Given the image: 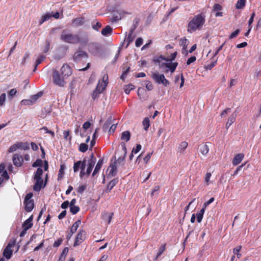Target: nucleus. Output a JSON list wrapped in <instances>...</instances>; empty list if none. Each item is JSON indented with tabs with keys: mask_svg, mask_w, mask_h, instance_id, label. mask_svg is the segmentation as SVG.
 Returning <instances> with one entry per match:
<instances>
[{
	"mask_svg": "<svg viewBox=\"0 0 261 261\" xmlns=\"http://www.w3.org/2000/svg\"><path fill=\"white\" fill-rule=\"evenodd\" d=\"M43 180H36V183L33 186V190L35 191L39 192L42 188V183Z\"/></svg>",
	"mask_w": 261,
	"mask_h": 261,
	"instance_id": "27",
	"label": "nucleus"
},
{
	"mask_svg": "<svg viewBox=\"0 0 261 261\" xmlns=\"http://www.w3.org/2000/svg\"><path fill=\"white\" fill-rule=\"evenodd\" d=\"M142 125L145 130L147 131L150 126V120L148 117H145L143 121Z\"/></svg>",
	"mask_w": 261,
	"mask_h": 261,
	"instance_id": "30",
	"label": "nucleus"
},
{
	"mask_svg": "<svg viewBox=\"0 0 261 261\" xmlns=\"http://www.w3.org/2000/svg\"><path fill=\"white\" fill-rule=\"evenodd\" d=\"M143 44V39L142 38L139 37L137 39L135 45L137 47H140Z\"/></svg>",
	"mask_w": 261,
	"mask_h": 261,
	"instance_id": "64",
	"label": "nucleus"
},
{
	"mask_svg": "<svg viewBox=\"0 0 261 261\" xmlns=\"http://www.w3.org/2000/svg\"><path fill=\"white\" fill-rule=\"evenodd\" d=\"M33 219V216L32 215L23 222V223L22 224V227H25V226L30 225L31 228L33 225V222H32Z\"/></svg>",
	"mask_w": 261,
	"mask_h": 261,
	"instance_id": "29",
	"label": "nucleus"
},
{
	"mask_svg": "<svg viewBox=\"0 0 261 261\" xmlns=\"http://www.w3.org/2000/svg\"><path fill=\"white\" fill-rule=\"evenodd\" d=\"M205 21V16L203 14L195 15L188 23L187 27L188 32L192 33L197 30H201Z\"/></svg>",
	"mask_w": 261,
	"mask_h": 261,
	"instance_id": "4",
	"label": "nucleus"
},
{
	"mask_svg": "<svg viewBox=\"0 0 261 261\" xmlns=\"http://www.w3.org/2000/svg\"><path fill=\"white\" fill-rule=\"evenodd\" d=\"M60 39L62 41L70 44L80 43L82 45H86L88 43L87 38L81 39L79 35L70 33L67 30H63L60 36Z\"/></svg>",
	"mask_w": 261,
	"mask_h": 261,
	"instance_id": "3",
	"label": "nucleus"
},
{
	"mask_svg": "<svg viewBox=\"0 0 261 261\" xmlns=\"http://www.w3.org/2000/svg\"><path fill=\"white\" fill-rule=\"evenodd\" d=\"M113 215V213H105L102 215V219L105 221H107L108 222V224H110L111 223Z\"/></svg>",
	"mask_w": 261,
	"mask_h": 261,
	"instance_id": "22",
	"label": "nucleus"
},
{
	"mask_svg": "<svg viewBox=\"0 0 261 261\" xmlns=\"http://www.w3.org/2000/svg\"><path fill=\"white\" fill-rule=\"evenodd\" d=\"M237 117V114L236 113H232L229 117L228 121L226 124V128L228 129L229 126L236 121Z\"/></svg>",
	"mask_w": 261,
	"mask_h": 261,
	"instance_id": "20",
	"label": "nucleus"
},
{
	"mask_svg": "<svg viewBox=\"0 0 261 261\" xmlns=\"http://www.w3.org/2000/svg\"><path fill=\"white\" fill-rule=\"evenodd\" d=\"M88 57V54L86 51L79 49L74 54L73 60L75 62L78 63L82 61L83 59H87Z\"/></svg>",
	"mask_w": 261,
	"mask_h": 261,
	"instance_id": "8",
	"label": "nucleus"
},
{
	"mask_svg": "<svg viewBox=\"0 0 261 261\" xmlns=\"http://www.w3.org/2000/svg\"><path fill=\"white\" fill-rule=\"evenodd\" d=\"M13 164L17 167H21L23 163V158L22 155L18 154H14L12 158Z\"/></svg>",
	"mask_w": 261,
	"mask_h": 261,
	"instance_id": "11",
	"label": "nucleus"
},
{
	"mask_svg": "<svg viewBox=\"0 0 261 261\" xmlns=\"http://www.w3.org/2000/svg\"><path fill=\"white\" fill-rule=\"evenodd\" d=\"M159 190L160 186L159 185L155 186L151 192V196L153 197L154 196H155L156 197H157L159 195Z\"/></svg>",
	"mask_w": 261,
	"mask_h": 261,
	"instance_id": "38",
	"label": "nucleus"
},
{
	"mask_svg": "<svg viewBox=\"0 0 261 261\" xmlns=\"http://www.w3.org/2000/svg\"><path fill=\"white\" fill-rule=\"evenodd\" d=\"M63 240L61 238L58 239L57 241H56L54 244L53 247L55 248L58 247L62 243Z\"/></svg>",
	"mask_w": 261,
	"mask_h": 261,
	"instance_id": "59",
	"label": "nucleus"
},
{
	"mask_svg": "<svg viewBox=\"0 0 261 261\" xmlns=\"http://www.w3.org/2000/svg\"><path fill=\"white\" fill-rule=\"evenodd\" d=\"M215 199L214 197H212L208 201L205 202L203 204V206H202V207H203L204 208L206 209V207L209 205L211 203H212L214 201Z\"/></svg>",
	"mask_w": 261,
	"mask_h": 261,
	"instance_id": "58",
	"label": "nucleus"
},
{
	"mask_svg": "<svg viewBox=\"0 0 261 261\" xmlns=\"http://www.w3.org/2000/svg\"><path fill=\"white\" fill-rule=\"evenodd\" d=\"M103 90H102L99 86V82L98 83V84L96 86V89L93 91V93L92 94V97L93 99H95L99 95L100 93L102 92Z\"/></svg>",
	"mask_w": 261,
	"mask_h": 261,
	"instance_id": "19",
	"label": "nucleus"
},
{
	"mask_svg": "<svg viewBox=\"0 0 261 261\" xmlns=\"http://www.w3.org/2000/svg\"><path fill=\"white\" fill-rule=\"evenodd\" d=\"M43 162L41 159H37L36 161L33 163L32 166L34 167H41L42 168Z\"/></svg>",
	"mask_w": 261,
	"mask_h": 261,
	"instance_id": "45",
	"label": "nucleus"
},
{
	"mask_svg": "<svg viewBox=\"0 0 261 261\" xmlns=\"http://www.w3.org/2000/svg\"><path fill=\"white\" fill-rule=\"evenodd\" d=\"M178 63L177 62L162 63L160 64V67L163 69L164 72L166 73L169 71L171 73H173Z\"/></svg>",
	"mask_w": 261,
	"mask_h": 261,
	"instance_id": "6",
	"label": "nucleus"
},
{
	"mask_svg": "<svg viewBox=\"0 0 261 261\" xmlns=\"http://www.w3.org/2000/svg\"><path fill=\"white\" fill-rule=\"evenodd\" d=\"M130 138V133L129 131L126 130L123 132L121 136V139L122 140H125L126 142H128Z\"/></svg>",
	"mask_w": 261,
	"mask_h": 261,
	"instance_id": "26",
	"label": "nucleus"
},
{
	"mask_svg": "<svg viewBox=\"0 0 261 261\" xmlns=\"http://www.w3.org/2000/svg\"><path fill=\"white\" fill-rule=\"evenodd\" d=\"M129 69H130V67H128L125 71H124L123 72L122 74H121V75L120 76V79L122 81H124V80L126 79L127 75L129 71Z\"/></svg>",
	"mask_w": 261,
	"mask_h": 261,
	"instance_id": "48",
	"label": "nucleus"
},
{
	"mask_svg": "<svg viewBox=\"0 0 261 261\" xmlns=\"http://www.w3.org/2000/svg\"><path fill=\"white\" fill-rule=\"evenodd\" d=\"M39 130H44L45 131V133L49 134H50L52 137H54L55 136V133L53 131L48 130L47 127L46 126H43L42 128H40Z\"/></svg>",
	"mask_w": 261,
	"mask_h": 261,
	"instance_id": "46",
	"label": "nucleus"
},
{
	"mask_svg": "<svg viewBox=\"0 0 261 261\" xmlns=\"http://www.w3.org/2000/svg\"><path fill=\"white\" fill-rule=\"evenodd\" d=\"M188 40L186 37H184L180 40V44L183 46L184 49H186L188 46Z\"/></svg>",
	"mask_w": 261,
	"mask_h": 261,
	"instance_id": "44",
	"label": "nucleus"
},
{
	"mask_svg": "<svg viewBox=\"0 0 261 261\" xmlns=\"http://www.w3.org/2000/svg\"><path fill=\"white\" fill-rule=\"evenodd\" d=\"M86 189V185H80L77 190V192L79 193H80V194H82L85 191V190Z\"/></svg>",
	"mask_w": 261,
	"mask_h": 261,
	"instance_id": "57",
	"label": "nucleus"
},
{
	"mask_svg": "<svg viewBox=\"0 0 261 261\" xmlns=\"http://www.w3.org/2000/svg\"><path fill=\"white\" fill-rule=\"evenodd\" d=\"M166 244H164L162 246H161L158 251L157 255L155 257L154 259H157L161 255V254L164 252L165 250Z\"/></svg>",
	"mask_w": 261,
	"mask_h": 261,
	"instance_id": "40",
	"label": "nucleus"
},
{
	"mask_svg": "<svg viewBox=\"0 0 261 261\" xmlns=\"http://www.w3.org/2000/svg\"><path fill=\"white\" fill-rule=\"evenodd\" d=\"M205 211V209L203 207H202V208L198 212V213H197V221L198 223H200L202 221Z\"/></svg>",
	"mask_w": 261,
	"mask_h": 261,
	"instance_id": "25",
	"label": "nucleus"
},
{
	"mask_svg": "<svg viewBox=\"0 0 261 261\" xmlns=\"http://www.w3.org/2000/svg\"><path fill=\"white\" fill-rule=\"evenodd\" d=\"M86 232L83 229L80 230L77 234L73 246L75 247L83 243L86 237Z\"/></svg>",
	"mask_w": 261,
	"mask_h": 261,
	"instance_id": "9",
	"label": "nucleus"
},
{
	"mask_svg": "<svg viewBox=\"0 0 261 261\" xmlns=\"http://www.w3.org/2000/svg\"><path fill=\"white\" fill-rule=\"evenodd\" d=\"M72 73V69L68 64H64L59 71L54 70L53 72V82L59 87H64L66 84L65 81Z\"/></svg>",
	"mask_w": 261,
	"mask_h": 261,
	"instance_id": "2",
	"label": "nucleus"
},
{
	"mask_svg": "<svg viewBox=\"0 0 261 261\" xmlns=\"http://www.w3.org/2000/svg\"><path fill=\"white\" fill-rule=\"evenodd\" d=\"M246 3V0H238L236 4V8L237 9H241L244 8Z\"/></svg>",
	"mask_w": 261,
	"mask_h": 261,
	"instance_id": "32",
	"label": "nucleus"
},
{
	"mask_svg": "<svg viewBox=\"0 0 261 261\" xmlns=\"http://www.w3.org/2000/svg\"><path fill=\"white\" fill-rule=\"evenodd\" d=\"M134 89V85L132 84L128 85L126 86V88L124 89V91L126 94H128L130 91Z\"/></svg>",
	"mask_w": 261,
	"mask_h": 261,
	"instance_id": "49",
	"label": "nucleus"
},
{
	"mask_svg": "<svg viewBox=\"0 0 261 261\" xmlns=\"http://www.w3.org/2000/svg\"><path fill=\"white\" fill-rule=\"evenodd\" d=\"M152 78L159 84H162L165 86H167L169 85V81L165 77L164 75L163 74L154 73L152 75Z\"/></svg>",
	"mask_w": 261,
	"mask_h": 261,
	"instance_id": "7",
	"label": "nucleus"
},
{
	"mask_svg": "<svg viewBox=\"0 0 261 261\" xmlns=\"http://www.w3.org/2000/svg\"><path fill=\"white\" fill-rule=\"evenodd\" d=\"M86 158H84L83 161H79L74 163L73 167L74 172L76 173L80 169V177L81 178L88 177L95 164L96 158L93 153H91L90 159L87 161V168L86 170Z\"/></svg>",
	"mask_w": 261,
	"mask_h": 261,
	"instance_id": "1",
	"label": "nucleus"
},
{
	"mask_svg": "<svg viewBox=\"0 0 261 261\" xmlns=\"http://www.w3.org/2000/svg\"><path fill=\"white\" fill-rule=\"evenodd\" d=\"M33 196V193L30 192L25 195L24 199V209L28 213L31 212L34 207V200L32 199Z\"/></svg>",
	"mask_w": 261,
	"mask_h": 261,
	"instance_id": "5",
	"label": "nucleus"
},
{
	"mask_svg": "<svg viewBox=\"0 0 261 261\" xmlns=\"http://www.w3.org/2000/svg\"><path fill=\"white\" fill-rule=\"evenodd\" d=\"M146 88L148 90H151L153 89V85L151 82L146 81Z\"/></svg>",
	"mask_w": 261,
	"mask_h": 261,
	"instance_id": "63",
	"label": "nucleus"
},
{
	"mask_svg": "<svg viewBox=\"0 0 261 261\" xmlns=\"http://www.w3.org/2000/svg\"><path fill=\"white\" fill-rule=\"evenodd\" d=\"M217 62V60L215 61H212L210 64L206 65V69L211 70L216 65Z\"/></svg>",
	"mask_w": 261,
	"mask_h": 261,
	"instance_id": "55",
	"label": "nucleus"
},
{
	"mask_svg": "<svg viewBox=\"0 0 261 261\" xmlns=\"http://www.w3.org/2000/svg\"><path fill=\"white\" fill-rule=\"evenodd\" d=\"M241 249V246H238L234 248L233 250V253L234 255H237L238 258H240L241 256V254L240 253V251Z\"/></svg>",
	"mask_w": 261,
	"mask_h": 261,
	"instance_id": "43",
	"label": "nucleus"
},
{
	"mask_svg": "<svg viewBox=\"0 0 261 261\" xmlns=\"http://www.w3.org/2000/svg\"><path fill=\"white\" fill-rule=\"evenodd\" d=\"M51 16L49 14H45L42 17V19L40 23L42 24L44 22L48 20L51 17Z\"/></svg>",
	"mask_w": 261,
	"mask_h": 261,
	"instance_id": "54",
	"label": "nucleus"
},
{
	"mask_svg": "<svg viewBox=\"0 0 261 261\" xmlns=\"http://www.w3.org/2000/svg\"><path fill=\"white\" fill-rule=\"evenodd\" d=\"M117 173V167L116 163L111 164L108 168L106 173L109 177H112L116 175Z\"/></svg>",
	"mask_w": 261,
	"mask_h": 261,
	"instance_id": "12",
	"label": "nucleus"
},
{
	"mask_svg": "<svg viewBox=\"0 0 261 261\" xmlns=\"http://www.w3.org/2000/svg\"><path fill=\"white\" fill-rule=\"evenodd\" d=\"M103 164V159H100L98 160L95 169L92 173V176L94 177L100 170L102 164Z\"/></svg>",
	"mask_w": 261,
	"mask_h": 261,
	"instance_id": "17",
	"label": "nucleus"
},
{
	"mask_svg": "<svg viewBox=\"0 0 261 261\" xmlns=\"http://www.w3.org/2000/svg\"><path fill=\"white\" fill-rule=\"evenodd\" d=\"M240 32V30L239 29L236 30L235 31L233 32L229 36V39H231L236 37Z\"/></svg>",
	"mask_w": 261,
	"mask_h": 261,
	"instance_id": "56",
	"label": "nucleus"
},
{
	"mask_svg": "<svg viewBox=\"0 0 261 261\" xmlns=\"http://www.w3.org/2000/svg\"><path fill=\"white\" fill-rule=\"evenodd\" d=\"M85 22V18L83 17L75 18L72 21L73 25L75 27L81 26L84 24Z\"/></svg>",
	"mask_w": 261,
	"mask_h": 261,
	"instance_id": "14",
	"label": "nucleus"
},
{
	"mask_svg": "<svg viewBox=\"0 0 261 261\" xmlns=\"http://www.w3.org/2000/svg\"><path fill=\"white\" fill-rule=\"evenodd\" d=\"M69 249L68 247H65L63 250L62 253H61L59 260L58 261H65L66 256L68 252Z\"/></svg>",
	"mask_w": 261,
	"mask_h": 261,
	"instance_id": "24",
	"label": "nucleus"
},
{
	"mask_svg": "<svg viewBox=\"0 0 261 261\" xmlns=\"http://www.w3.org/2000/svg\"><path fill=\"white\" fill-rule=\"evenodd\" d=\"M31 228V226H25V227H23L22 230L20 232L19 234V236L20 237H23L26 234L27 230Z\"/></svg>",
	"mask_w": 261,
	"mask_h": 261,
	"instance_id": "53",
	"label": "nucleus"
},
{
	"mask_svg": "<svg viewBox=\"0 0 261 261\" xmlns=\"http://www.w3.org/2000/svg\"><path fill=\"white\" fill-rule=\"evenodd\" d=\"M46 58V57L44 55H40L39 56L38 58L37 59L35 64V68L34 69V71H35L38 65H39L42 62H43L45 59Z\"/></svg>",
	"mask_w": 261,
	"mask_h": 261,
	"instance_id": "28",
	"label": "nucleus"
},
{
	"mask_svg": "<svg viewBox=\"0 0 261 261\" xmlns=\"http://www.w3.org/2000/svg\"><path fill=\"white\" fill-rule=\"evenodd\" d=\"M199 146V149L201 153L204 155L207 154L209 151L208 146L205 144H201Z\"/></svg>",
	"mask_w": 261,
	"mask_h": 261,
	"instance_id": "23",
	"label": "nucleus"
},
{
	"mask_svg": "<svg viewBox=\"0 0 261 261\" xmlns=\"http://www.w3.org/2000/svg\"><path fill=\"white\" fill-rule=\"evenodd\" d=\"M88 145L86 143H83L80 145L79 150L82 152H85L88 150Z\"/></svg>",
	"mask_w": 261,
	"mask_h": 261,
	"instance_id": "41",
	"label": "nucleus"
},
{
	"mask_svg": "<svg viewBox=\"0 0 261 261\" xmlns=\"http://www.w3.org/2000/svg\"><path fill=\"white\" fill-rule=\"evenodd\" d=\"M6 94L3 93L0 95V106H3L6 100Z\"/></svg>",
	"mask_w": 261,
	"mask_h": 261,
	"instance_id": "62",
	"label": "nucleus"
},
{
	"mask_svg": "<svg viewBox=\"0 0 261 261\" xmlns=\"http://www.w3.org/2000/svg\"><path fill=\"white\" fill-rule=\"evenodd\" d=\"M176 56H177V52L175 51L174 53H172L171 55L170 58H162V57H161V58H162L163 60H165L166 61H167V62H172L173 60H175V59L176 57Z\"/></svg>",
	"mask_w": 261,
	"mask_h": 261,
	"instance_id": "39",
	"label": "nucleus"
},
{
	"mask_svg": "<svg viewBox=\"0 0 261 261\" xmlns=\"http://www.w3.org/2000/svg\"><path fill=\"white\" fill-rule=\"evenodd\" d=\"M21 104L23 105H32L34 104L33 100L31 99H23L21 101Z\"/></svg>",
	"mask_w": 261,
	"mask_h": 261,
	"instance_id": "51",
	"label": "nucleus"
},
{
	"mask_svg": "<svg viewBox=\"0 0 261 261\" xmlns=\"http://www.w3.org/2000/svg\"><path fill=\"white\" fill-rule=\"evenodd\" d=\"M17 93V90L15 88L12 89L8 93L9 98H12Z\"/></svg>",
	"mask_w": 261,
	"mask_h": 261,
	"instance_id": "60",
	"label": "nucleus"
},
{
	"mask_svg": "<svg viewBox=\"0 0 261 261\" xmlns=\"http://www.w3.org/2000/svg\"><path fill=\"white\" fill-rule=\"evenodd\" d=\"M18 149V147L17 143H16L10 146V147L8 149V152L10 153L16 151Z\"/></svg>",
	"mask_w": 261,
	"mask_h": 261,
	"instance_id": "52",
	"label": "nucleus"
},
{
	"mask_svg": "<svg viewBox=\"0 0 261 261\" xmlns=\"http://www.w3.org/2000/svg\"><path fill=\"white\" fill-rule=\"evenodd\" d=\"M70 211L73 215H75L80 211V207L76 205L70 206Z\"/></svg>",
	"mask_w": 261,
	"mask_h": 261,
	"instance_id": "42",
	"label": "nucleus"
},
{
	"mask_svg": "<svg viewBox=\"0 0 261 261\" xmlns=\"http://www.w3.org/2000/svg\"><path fill=\"white\" fill-rule=\"evenodd\" d=\"M112 124L111 120H107L103 125V129L104 131L107 130L110 125Z\"/></svg>",
	"mask_w": 261,
	"mask_h": 261,
	"instance_id": "50",
	"label": "nucleus"
},
{
	"mask_svg": "<svg viewBox=\"0 0 261 261\" xmlns=\"http://www.w3.org/2000/svg\"><path fill=\"white\" fill-rule=\"evenodd\" d=\"M17 145L19 148H22L23 150H28L30 149L29 144L27 142H17Z\"/></svg>",
	"mask_w": 261,
	"mask_h": 261,
	"instance_id": "35",
	"label": "nucleus"
},
{
	"mask_svg": "<svg viewBox=\"0 0 261 261\" xmlns=\"http://www.w3.org/2000/svg\"><path fill=\"white\" fill-rule=\"evenodd\" d=\"M188 145V142L186 141L181 142L179 145L178 149L180 152H182L187 148Z\"/></svg>",
	"mask_w": 261,
	"mask_h": 261,
	"instance_id": "37",
	"label": "nucleus"
},
{
	"mask_svg": "<svg viewBox=\"0 0 261 261\" xmlns=\"http://www.w3.org/2000/svg\"><path fill=\"white\" fill-rule=\"evenodd\" d=\"M49 48H50V42H49V41L46 40L45 42V45L43 49V52L44 53H46L49 50Z\"/></svg>",
	"mask_w": 261,
	"mask_h": 261,
	"instance_id": "61",
	"label": "nucleus"
},
{
	"mask_svg": "<svg viewBox=\"0 0 261 261\" xmlns=\"http://www.w3.org/2000/svg\"><path fill=\"white\" fill-rule=\"evenodd\" d=\"M81 223V221L80 220H78L73 223L70 229L72 233H75L76 231Z\"/></svg>",
	"mask_w": 261,
	"mask_h": 261,
	"instance_id": "33",
	"label": "nucleus"
},
{
	"mask_svg": "<svg viewBox=\"0 0 261 261\" xmlns=\"http://www.w3.org/2000/svg\"><path fill=\"white\" fill-rule=\"evenodd\" d=\"M119 15H114L112 18H111V22H117L118 20H120L122 16H124V15L126 14H129L127 12H126L124 11H120L119 12Z\"/></svg>",
	"mask_w": 261,
	"mask_h": 261,
	"instance_id": "16",
	"label": "nucleus"
},
{
	"mask_svg": "<svg viewBox=\"0 0 261 261\" xmlns=\"http://www.w3.org/2000/svg\"><path fill=\"white\" fill-rule=\"evenodd\" d=\"M112 32H113V29L109 25H107L105 28H104L101 30V34L105 36H107L108 35H111L112 34Z\"/></svg>",
	"mask_w": 261,
	"mask_h": 261,
	"instance_id": "18",
	"label": "nucleus"
},
{
	"mask_svg": "<svg viewBox=\"0 0 261 261\" xmlns=\"http://www.w3.org/2000/svg\"><path fill=\"white\" fill-rule=\"evenodd\" d=\"M43 170L42 168L39 167L38 168L34 177V179H41V175L42 174Z\"/></svg>",
	"mask_w": 261,
	"mask_h": 261,
	"instance_id": "34",
	"label": "nucleus"
},
{
	"mask_svg": "<svg viewBox=\"0 0 261 261\" xmlns=\"http://www.w3.org/2000/svg\"><path fill=\"white\" fill-rule=\"evenodd\" d=\"M244 155L243 153L237 154L232 160V164L234 165H238L243 160Z\"/></svg>",
	"mask_w": 261,
	"mask_h": 261,
	"instance_id": "13",
	"label": "nucleus"
},
{
	"mask_svg": "<svg viewBox=\"0 0 261 261\" xmlns=\"http://www.w3.org/2000/svg\"><path fill=\"white\" fill-rule=\"evenodd\" d=\"M108 84V74H105L102 79L101 82L99 83V86L101 89L104 90Z\"/></svg>",
	"mask_w": 261,
	"mask_h": 261,
	"instance_id": "21",
	"label": "nucleus"
},
{
	"mask_svg": "<svg viewBox=\"0 0 261 261\" xmlns=\"http://www.w3.org/2000/svg\"><path fill=\"white\" fill-rule=\"evenodd\" d=\"M66 169V165L65 164H62L60 165V169L58 173V179L62 178L64 174V171Z\"/></svg>",
	"mask_w": 261,
	"mask_h": 261,
	"instance_id": "31",
	"label": "nucleus"
},
{
	"mask_svg": "<svg viewBox=\"0 0 261 261\" xmlns=\"http://www.w3.org/2000/svg\"><path fill=\"white\" fill-rule=\"evenodd\" d=\"M139 22V19L138 18H135L134 21V24L132 27V28L130 30V33H133L135 30L138 27V24Z\"/></svg>",
	"mask_w": 261,
	"mask_h": 261,
	"instance_id": "47",
	"label": "nucleus"
},
{
	"mask_svg": "<svg viewBox=\"0 0 261 261\" xmlns=\"http://www.w3.org/2000/svg\"><path fill=\"white\" fill-rule=\"evenodd\" d=\"M0 174L5 179H8L9 176L6 170H5V165L4 163L0 164Z\"/></svg>",
	"mask_w": 261,
	"mask_h": 261,
	"instance_id": "15",
	"label": "nucleus"
},
{
	"mask_svg": "<svg viewBox=\"0 0 261 261\" xmlns=\"http://www.w3.org/2000/svg\"><path fill=\"white\" fill-rule=\"evenodd\" d=\"M117 180H110L107 185L106 191L108 192H110L112 189L117 184Z\"/></svg>",
	"mask_w": 261,
	"mask_h": 261,
	"instance_id": "36",
	"label": "nucleus"
},
{
	"mask_svg": "<svg viewBox=\"0 0 261 261\" xmlns=\"http://www.w3.org/2000/svg\"><path fill=\"white\" fill-rule=\"evenodd\" d=\"M15 240H12L11 242L8 243L4 250L3 255L8 259H10L12 255L13 251L11 248L15 245Z\"/></svg>",
	"mask_w": 261,
	"mask_h": 261,
	"instance_id": "10",
	"label": "nucleus"
}]
</instances>
